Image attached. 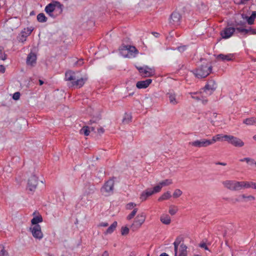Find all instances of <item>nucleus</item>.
Segmentation results:
<instances>
[{
    "mask_svg": "<svg viewBox=\"0 0 256 256\" xmlns=\"http://www.w3.org/2000/svg\"><path fill=\"white\" fill-rule=\"evenodd\" d=\"M63 5L58 2H54L49 4L45 8V12L51 17L55 18L56 15L52 13L54 12H57L56 15L62 13L63 10Z\"/></svg>",
    "mask_w": 256,
    "mask_h": 256,
    "instance_id": "nucleus-1",
    "label": "nucleus"
},
{
    "mask_svg": "<svg viewBox=\"0 0 256 256\" xmlns=\"http://www.w3.org/2000/svg\"><path fill=\"white\" fill-rule=\"evenodd\" d=\"M224 186L231 191H238L244 189V181L226 180L222 182Z\"/></svg>",
    "mask_w": 256,
    "mask_h": 256,
    "instance_id": "nucleus-2",
    "label": "nucleus"
},
{
    "mask_svg": "<svg viewBox=\"0 0 256 256\" xmlns=\"http://www.w3.org/2000/svg\"><path fill=\"white\" fill-rule=\"evenodd\" d=\"M146 218V214L144 212L139 213L136 217L133 223L131 225V228L133 231L137 230L141 227L144 222Z\"/></svg>",
    "mask_w": 256,
    "mask_h": 256,
    "instance_id": "nucleus-3",
    "label": "nucleus"
},
{
    "mask_svg": "<svg viewBox=\"0 0 256 256\" xmlns=\"http://www.w3.org/2000/svg\"><path fill=\"white\" fill-rule=\"evenodd\" d=\"M211 70V66H202L200 68L196 70L194 74L196 78H204L210 74Z\"/></svg>",
    "mask_w": 256,
    "mask_h": 256,
    "instance_id": "nucleus-4",
    "label": "nucleus"
},
{
    "mask_svg": "<svg viewBox=\"0 0 256 256\" xmlns=\"http://www.w3.org/2000/svg\"><path fill=\"white\" fill-rule=\"evenodd\" d=\"M182 19L181 14L178 12L174 11L170 14L168 22L170 26L176 27L180 24Z\"/></svg>",
    "mask_w": 256,
    "mask_h": 256,
    "instance_id": "nucleus-5",
    "label": "nucleus"
},
{
    "mask_svg": "<svg viewBox=\"0 0 256 256\" xmlns=\"http://www.w3.org/2000/svg\"><path fill=\"white\" fill-rule=\"evenodd\" d=\"M217 84L215 81H208L207 84L202 88V92L207 96H210L217 88Z\"/></svg>",
    "mask_w": 256,
    "mask_h": 256,
    "instance_id": "nucleus-6",
    "label": "nucleus"
},
{
    "mask_svg": "<svg viewBox=\"0 0 256 256\" xmlns=\"http://www.w3.org/2000/svg\"><path fill=\"white\" fill-rule=\"evenodd\" d=\"M114 186V182L113 180H110L107 181L101 188L102 194L105 196L111 194L113 192Z\"/></svg>",
    "mask_w": 256,
    "mask_h": 256,
    "instance_id": "nucleus-7",
    "label": "nucleus"
},
{
    "mask_svg": "<svg viewBox=\"0 0 256 256\" xmlns=\"http://www.w3.org/2000/svg\"><path fill=\"white\" fill-rule=\"evenodd\" d=\"M66 80H86L88 78L80 76L78 72L67 71L65 74Z\"/></svg>",
    "mask_w": 256,
    "mask_h": 256,
    "instance_id": "nucleus-8",
    "label": "nucleus"
},
{
    "mask_svg": "<svg viewBox=\"0 0 256 256\" xmlns=\"http://www.w3.org/2000/svg\"><path fill=\"white\" fill-rule=\"evenodd\" d=\"M226 138V141L234 146L241 148L244 145V142L238 138L228 135Z\"/></svg>",
    "mask_w": 256,
    "mask_h": 256,
    "instance_id": "nucleus-9",
    "label": "nucleus"
},
{
    "mask_svg": "<svg viewBox=\"0 0 256 256\" xmlns=\"http://www.w3.org/2000/svg\"><path fill=\"white\" fill-rule=\"evenodd\" d=\"M38 184V178L35 175L32 176L28 180L27 190L33 192L36 190Z\"/></svg>",
    "mask_w": 256,
    "mask_h": 256,
    "instance_id": "nucleus-10",
    "label": "nucleus"
},
{
    "mask_svg": "<svg viewBox=\"0 0 256 256\" xmlns=\"http://www.w3.org/2000/svg\"><path fill=\"white\" fill-rule=\"evenodd\" d=\"M30 230L35 238L41 240L43 238V234L39 224L32 226L30 228Z\"/></svg>",
    "mask_w": 256,
    "mask_h": 256,
    "instance_id": "nucleus-11",
    "label": "nucleus"
},
{
    "mask_svg": "<svg viewBox=\"0 0 256 256\" xmlns=\"http://www.w3.org/2000/svg\"><path fill=\"white\" fill-rule=\"evenodd\" d=\"M189 94L190 95L192 98L196 101H201L202 104L204 105L206 104L208 102V100L202 94V91L190 92Z\"/></svg>",
    "mask_w": 256,
    "mask_h": 256,
    "instance_id": "nucleus-12",
    "label": "nucleus"
},
{
    "mask_svg": "<svg viewBox=\"0 0 256 256\" xmlns=\"http://www.w3.org/2000/svg\"><path fill=\"white\" fill-rule=\"evenodd\" d=\"M190 144L196 148L206 147L212 144L210 140L201 139L190 142Z\"/></svg>",
    "mask_w": 256,
    "mask_h": 256,
    "instance_id": "nucleus-13",
    "label": "nucleus"
},
{
    "mask_svg": "<svg viewBox=\"0 0 256 256\" xmlns=\"http://www.w3.org/2000/svg\"><path fill=\"white\" fill-rule=\"evenodd\" d=\"M140 73L143 77H149L152 76L154 71L152 68L146 66L144 67L137 68Z\"/></svg>",
    "mask_w": 256,
    "mask_h": 256,
    "instance_id": "nucleus-14",
    "label": "nucleus"
},
{
    "mask_svg": "<svg viewBox=\"0 0 256 256\" xmlns=\"http://www.w3.org/2000/svg\"><path fill=\"white\" fill-rule=\"evenodd\" d=\"M236 28H226L221 31L220 35L223 38L226 39L232 36Z\"/></svg>",
    "mask_w": 256,
    "mask_h": 256,
    "instance_id": "nucleus-15",
    "label": "nucleus"
},
{
    "mask_svg": "<svg viewBox=\"0 0 256 256\" xmlns=\"http://www.w3.org/2000/svg\"><path fill=\"white\" fill-rule=\"evenodd\" d=\"M256 200V198L254 196L249 194L247 195L246 194H242L238 196V198L236 200V202H252Z\"/></svg>",
    "mask_w": 256,
    "mask_h": 256,
    "instance_id": "nucleus-16",
    "label": "nucleus"
},
{
    "mask_svg": "<svg viewBox=\"0 0 256 256\" xmlns=\"http://www.w3.org/2000/svg\"><path fill=\"white\" fill-rule=\"evenodd\" d=\"M166 96L168 98L170 103L172 105L177 104L179 102L176 98V94L172 91H170L166 94Z\"/></svg>",
    "mask_w": 256,
    "mask_h": 256,
    "instance_id": "nucleus-17",
    "label": "nucleus"
},
{
    "mask_svg": "<svg viewBox=\"0 0 256 256\" xmlns=\"http://www.w3.org/2000/svg\"><path fill=\"white\" fill-rule=\"evenodd\" d=\"M32 29L30 28H27L24 29V31L21 32V35L19 37L18 40L22 42H24L26 40V38L32 32Z\"/></svg>",
    "mask_w": 256,
    "mask_h": 256,
    "instance_id": "nucleus-18",
    "label": "nucleus"
},
{
    "mask_svg": "<svg viewBox=\"0 0 256 256\" xmlns=\"http://www.w3.org/2000/svg\"><path fill=\"white\" fill-rule=\"evenodd\" d=\"M84 84V81H68V86L70 88H78Z\"/></svg>",
    "mask_w": 256,
    "mask_h": 256,
    "instance_id": "nucleus-19",
    "label": "nucleus"
},
{
    "mask_svg": "<svg viewBox=\"0 0 256 256\" xmlns=\"http://www.w3.org/2000/svg\"><path fill=\"white\" fill-rule=\"evenodd\" d=\"M36 56L34 53H30L26 58V64L28 65L34 66L36 63Z\"/></svg>",
    "mask_w": 256,
    "mask_h": 256,
    "instance_id": "nucleus-20",
    "label": "nucleus"
},
{
    "mask_svg": "<svg viewBox=\"0 0 256 256\" xmlns=\"http://www.w3.org/2000/svg\"><path fill=\"white\" fill-rule=\"evenodd\" d=\"M127 46V53L129 56L128 58H134L136 56V54L138 53V50L134 46Z\"/></svg>",
    "mask_w": 256,
    "mask_h": 256,
    "instance_id": "nucleus-21",
    "label": "nucleus"
},
{
    "mask_svg": "<svg viewBox=\"0 0 256 256\" xmlns=\"http://www.w3.org/2000/svg\"><path fill=\"white\" fill-rule=\"evenodd\" d=\"M228 136V135H222L220 134H218L216 135L215 136H214L212 139L210 140L212 142V144L217 141H226V137Z\"/></svg>",
    "mask_w": 256,
    "mask_h": 256,
    "instance_id": "nucleus-22",
    "label": "nucleus"
},
{
    "mask_svg": "<svg viewBox=\"0 0 256 256\" xmlns=\"http://www.w3.org/2000/svg\"><path fill=\"white\" fill-rule=\"evenodd\" d=\"M160 222L164 224L168 225L171 222V218L170 216L166 214H163L160 217Z\"/></svg>",
    "mask_w": 256,
    "mask_h": 256,
    "instance_id": "nucleus-23",
    "label": "nucleus"
},
{
    "mask_svg": "<svg viewBox=\"0 0 256 256\" xmlns=\"http://www.w3.org/2000/svg\"><path fill=\"white\" fill-rule=\"evenodd\" d=\"M152 81H138L136 86L139 89L146 88L150 84Z\"/></svg>",
    "mask_w": 256,
    "mask_h": 256,
    "instance_id": "nucleus-24",
    "label": "nucleus"
},
{
    "mask_svg": "<svg viewBox=\"0 0 256 256\" xmlns=\"http://www.w3.org/2000/svg\"><path fill=\"white\" fill-rule=\"evenodd\" d=\"M236 30L240 32L244 33V34H246L248 33H250V34H256V29L249 28L246 29L242 28H237Z\"/></svg>",
    "mask_w": 256,
    "mask_h": 256,
    "instance_id": "nucleus-25",
    "label": "nucleus"
},
{
    "mask_svg": "<svg viewBox=\"0 0 256 256\" xmlns=\"http://www.w3.org/2000/svg\"><path fill=\"white\" fill-rule=\"evenodd\" d=\"M233 57V55L232 54H228L226 55H225L224 54H220L217 56L216 58L221 60L223 61L225 60H232V58Z\"/></svg>",
    "mask_w": 256,
    "mask_h": 256,
    "instance_id": "nucleus-26",
    "label": "nucleus"
},
{
    "mask_svg": "<svg viewBox=\"0 0 256 256\" xmlns=\"http://www.w3.org/2000/svg\"><path fill=\"white\" fill-rule=\"evenodd\" d=\"M243 123L247 126L256 124V117H250L243 120Z\"/></svg>",
    "mask_w": 256,
    "mask_h": 256,
    "instance_id": "nucleus-27",
    "label": "nucleus"
},
{
    "mask_svg": "<svg viewBox=\"0 0 256 256\" xmlns=\"http://www.w3.org/2000/svg\"><path fill=\"white\" fill-rule=\"evenodd\" d=\"M187 246L182 244L180 245V247L178 249L179 254L178 256H187Z\"/></svg>",
    "mask_w": 256,
    "mask_h": 256,
    "instance_id": "nucleus-28",
    "label": "nucleus"
},
{
    "mask_svg": "<svg viewBox=\"0 0 256 256\" xmlns=\"http://www.w3.org/2000/svg\"><path fill=\"white\" fill-rule=\"evenodd\" d=\"M249 188L256 190V182L252 181H244V189Z\"/></svg>",
    "mask_w": 256,
    "mask_h": 256,
    "instance_id": "nucleus-29",
    "label": "nucleus"
},
{
    "mask_svg": "<svg viewBox=\"0 0 256 256\" xmlns=\"http://www.w3.org/2000/svg\"><path fill=\"white\" fill-rule=\"evenodd\" d=\"M117 222H114L104 232L105 234H111L114 232L117 226Z\"/></svg>",
    "mask_w": 256,
    "mask_h": 256,
    "instance_id": "nucleus-30",
    "label": "nucleus"
},
{
    "mask_svg": "<svg viewBox=\"0 0 256 256\" xmlns=\"http://www.w3.org/2000/svg\"><path fill=\"white\" fill-rule=\"evenodd\" d=\"M94 130V128L93 127H88V126H84L81 130H80V133L83 134L85 136H87L89 135L90 130Z\"/></svg>",
    "mask_w": 256,
    "mask_h": 256,
    "instance_id": "nucleus-31",
    "label": "nucleus"
},
{
    "mask_svg": "<svg viewBox=\"0 0 256 256\" xmlns=\"http://www.w3.org/2000/svg\"><path fill=\"white\" fill-rule=\"evenodd\" d=\"M172 196L171 193L170 191H167L166 192L164 193L158 199V201H162L164 200H167L170 198Z\"/></svg>",
    "mask_w": 256,
    "mask_h": 256,
    "instance_id": "nucleus-32",
    "label": "nucleus"
},
{
    "mask_svg": "<svg viewBox=\"0 0 256 256\" xmlns=\"http://www.w3.org/2000/svg\"><path fill=\"white\" fill-rule=\"evenodd\" d=\"M42 222V216H34L31 222L32 226L38 224L39 222Z\"/></svg>",
    "mask_w": 256,
    "mask_h": 256,
    "instance_id": "nucleus-33",
    "label": "nucleus"
},
{
    "mask_svg": "<svg viewBox=\"0 0 256 256\" xmlns=\"http://www.w3.org/2000/svg\"><path fill=\"white\" fill-rule=\"evenodd\" d=\"M256 18V11H254L252 12V15L250 17L246 16L248 23L249 24H253Z\"/></svg>",
    "mask_w": 256,
    "mask_h": 256,
    "instance_id": "nucleus-34",
    "label": "nucleus"
},
{
    "mask_svg": "<svg viewBox=\"0 0 256 256\" xmlns=\"http://www.w3.org/2000/svg\"><path fill=\"white\" fill-rule=\"evenodd\" d=\"M132 116L130 114L125 113L122 118V122L128 124L132 121Z\"/></svg>",
    "mask_w": 256,
    "mask_h": 256,
    "instance_id": "nucleus-35",
    "label": "nucleus"
},
{
    "mask_svg": "<svg viewBox=\"0 0 256 256\" xmlns=\"http://www.w3.org/2000/svg\"><path fill=\"white\" fill-rule=\"evenodd\" d=\"M120 54L124 58H128L129 56L127 53L128 49L127 46H123L120 49Z\"/></svg>",
    "mask_w": 256,
    "mask_h": 256,
    "instance_id": "nucleus-36",
    "label": "nucleus"
},
{
    "mask_svg": "<svg viewBox=\"0 0 256 256\" xmlns=\"http://www.w3.org/2000/svg\"><path fill=\"white\" fill-rule=\"evenodd\" d=\"M37 20L40 22H44L48 18L43 13H40L37 16Z\"/></svg>",
    "mask_w": 256,
    "mask_h": 256,
    "instance_id": "nucleus-37",
    "label": "nucleus"
},
{
    "mask_svg": "<svg viewBox=\"0 0 256 256\" xmlns=\"http://www.w3.org/2000/svg\"><path fill=\"white\" fill-rule=\"evenodd\" d=\"M162 187L168 186L172 184V180L171 179H166L160 182Z\"/></svg>",
    "mask_w": 256,
    "mask_h": 256,
    "instance_id": "nucleus-38",
    "label": "nucleus"
},
{
    "mask_svg": "<svg viewBox=\"0 0 256 256\" xmlns=\"http://www.w3.org/2000/svg\"><path fill=\"white\" fill-rule=\"evenodd\" d=\"M180 243V240L179 238H176V240L174 242V253L175 256H176L177 253L178 252V246Z\"/></svg>",
    "mask_w": 256,
    "mask_h": 256,
    "instance_id": "nucleus-39",
    "label": "nucleus"
},
{
    "mask_svg": "<svg viewBox=\"0 0 256 256\" xmlns=\"http://www.w3.org/2000/svg\"><path fill=\"white\" fill-rule=\"evenodd\" d=\"M178 209L176 206H170L169 208L168 212L172 216L174 215L178 212Z\"/></svg>",
    "mask_w": 256,
    "mask_h": 256,
    "instance_id": "nucleus-40",
    "label": "nucleus"
},
{
    "mask_svg": "<svg viewBox=\"0 0 256 256\" xmlns=\"http://www.w3.org/2000/svg\"><path fill=\"white\" fill-rule=\"evenodd\" d=\"M182 194V192L180 189H176L172 194V196L174 198H179Z\"/></svg>",
    "mask_w": 256,
    "mask_h": 256,
    "instance_id": "nucleus-41",
    "label": "nucleus"
},
{
    "mask_svg": "<svg viewBox=\"0 0 256 256\" xmlns=\"http://www.w3.org/2000/svg\"><path fill=\"white\" fill-rule=\"evenodd\" d=\"M0 256H9L8 252L4 250L2 244H0Z\"/></svg>",
    "mask_w": 256,
    "mask_h": 256,
    "instance_id": "nucleus-42",
    "label": "nucleus"
},
{
    "mask_svg": "<svg viewBox=\"0 0 256 256\" xmlns=\"http://www.w3.org/2000/svg\"><path fill=\"white\" fill-rule=\"evenodd\" d=\"M137 212H138V208H134L133 210L131 212V213L128 216L127 219L128 220H131L136 214Z\"/></svg>",
    "mask_w": 256,
    "mask_h": 256,
    "instance_id": "nucleus-43",
    "label": "nucleus"
},
{
    "mask_svg": "<svg viewBox=\"0 0 256 256\" xmlns=\"http://www.w3.org/2000/svg\"><path fill=\"white\" fill-rule=\"evenodd\" d=\"M162 188V187L161 185L159 183L158 185L155 186L152 190L153 192H154V194H155V193H158V192H160Z\"/></svg>",
    "mask_w": 256,
    "mask_h": 256,
    "instance_id": "nucleus-44",
    "label": "nucleus"
},
{
    "mask_svg": "<svg viewBox=\"0 0 256 256\" xmlns=\"http://www.w3.org/2000/svg\"><path fill=\"white\" fill-rule=\"evenodd\" d=\"M246 162L249 164L250 165H255L256 166V162L252 158H246V159L245 160Z\"/></svg>",
    "mask_w": 256,
    "mask_h": 256,
    "instance_id": "nucleus-45",
    "label": "nucleus"
},
{
    "mask_svg": "<svg viewBox=\"0 0 256 256\" xmlns=\"http://www.w3.org/2000/svg\"><path fill=\"white\" fill-rule=\"evenodd\" d=\"M250 0H234V2L237 4H245Z\"/></svg>",
    "mask_w": 256,
    "mask_h": 256,
    "instance_id": "nucleus-46",
    "label": "nucleus"
},
{
    "mask_svg": "<svg viewBox=\"0 0 256 256\" xmlns=\"http://www.w3.org/2000/svg\"><path fill=\"white\" fill-rule=\"evenodd\" d=\"M136 204L134 202H130L126 205V208L128 210H132L136 206Z\"/></svg>",
    "mask_w": 256,
    "mask_h": 256,
    "instance_id": "nucleus-47",
    "label": "nucleus"
},
{
    "mask_svg": "<svg viewBox=\"0 0 256 256\" xmlns=\"http://www.w3.org/2000/svg\"><path fill=\"white\" fill-rule=\"evenodd\" d=\"M128 232H129V228L128 227L125 226V227H122V228L121 233H122V235L127 234L128 233Z\"/></svg>",
    "mask_w": 256,
    "mask_h": 256,
    "instance_id": "nucleus-48",
    "label": "nucleus"
},
{
    "mask_svg": "<svg viewBox=\"0 0 256 256\" xmlns=\"http://www.w3.org/2000/svg\"><path fill=\"white\" fill-rule=\"evenodd\" d=\"M6 58V54L2 50H0V60H4Z\"/></svg>",
    "mask_w": 256,
    "mask_h": 256,
    "instance_id": "nucleus-49",
    "label": "nucleus"
},
{
    "mask_svg": "<svg viewBox=\"0 0 256 256\" xmlns=\"http://www.w3.org/2000/svg\"><path fill=\"white\" fill-rule=\"evenodd\" d=\"M20 94L19 92H16L12 96V98L14 100H17L20 99Z\"/></svg>",
    "mask_w": 256,
    "mask_h": 256,
    "instance_id": "nucleus-50",
    "label": "nucleus"
},
{
    "mask_svg": "<svg viewBox=\"0 0 256 256\" xmlns=\"http://www.w3.org/2000/svg\"><path fill=\"white\" fill-rule=\"evenodd\" d=\"M148 197V196L146 195V192H144L140 195V199L142 200V201H144Z\"/></svg>",
    "mask_w": 256,
    "mask_h": 256,
    "instance_id": "nucleus-51",
    "label": "nucleus"
},
{
    "mask_svg": "<svg viewBox=\"0 0 256 256\" xmlns=\"http://www.w3.org/2000/svg\"><path fill=\"white\" fill-rule=\"evenodd\" d=\"M144 192L148 196L154 194V192H153L152 190H147Z\"/></svg>",
    "mask_w": 256,
    "mask_h": 256,
    "instance_id": "nucleus-52",
    "label": "nucleus"
},
{
    "mask_svg": "<svg viewBox=\"0 0 256 256\" xmlns=\"http://www.w3.org/2000/svg\"><path fill=\"white\" fill-rule=\"evenodd\" d=\"M108 226V224L106 222H102L99 224L98 225V226H103V227H106Z\"/></svg>",
    "mask_w": 256,
    "mask_h": 256,
    "instance_id": "nucleus-53",
    "label": "nucleus"
},
{
    "mask_svg": "<svg viewBox=\"0 0 256 256\" xmlns=\"http://www.w3.org/2000/svg\"><path fill=\"white\" fill-rule=\"evenodd\" d=\"M200 246L202 248H204L206 250H208V248L205 243L200 244Z\"/></svg>",
    "mask_w": 256,
    "mask_h": 256,
    "instance_id": "nucleus-54",
    "label": "nucleus"
},
{
    "mask_svg": "<svg viewBox=\"0 0 256 256\" xmlns=\"http://www.w3.org/2000/svg\"><path fill=\"white\" fill-rule=\"evenodd\" d=\"M244 23L241 21H240V22H236V24H235V26H236V28H238V26H242Z\"/></svg>",
    "mask_w": 256,
    "mask_h": 256,
    "instance_id": "nucleus-55",
    "label": "nucleus"
},
{
    "mask_svg": "<svg viewBox=\"0 0 256 256\" xmlns=\"http://www.w3.org/2000/svg\"><path fill=\"white\" fill-rule=\"evenodd\" d=\"M6 68L2 65H0V72L4 73L5 72Z\"/></svg>",
    "mask_w": 256,
    "mask_h": 256,
    "instance_id": "nucleus-56",
    "label": "nucleus"
},
{
    "mask_svg": "<svg viewBox=\"0 0 256 256\" xmlns=\"http://www.w3.org/2000/svg\"><path fill=\"white\" fill-rule=\"evenodd\" d=\"M95 188L94 186H90V193H93L94 192Z\"/></svg>",
    "mask_w": 256,
    "mask_h": 256,
    "instance_id": "nucleus-57",
    "label": "nucleus"
},
{
    "mask_svg": "<svg viewBox=\"0 0 256 256\" xmlns=\"http://www.w3.org/2000/svg\"><path fill=\"white\" fill-rule=\"evenodd\" d=\"M98 132L100 134H103L104 132V130L103 128H100L98 130Z\"/></svg>",
    "mask_w": 256,
    "mask_h": 256,
    "instance_id": "nucleus-58",
    "label": "nucleus"
},
{
    "mask_svg": "<svg viewBox=\"0 0 256 256\" xmlns=\"http://www.w3.org/2000/svg\"><path fill=\"white\" fill-rule=\"evenodd\" d=\"M77 62L79 65H82L83 64V60H80Z\"/></svg>",
    "mask_w": 256,
    "mask_h": 256,
    "instance_id": "nucleus-59",
    "label": "nucleus"
},
{
    "mask_svg": "<svg viewBox=\"0 0 256 256\" xmlns=\"http://www.w3.org/2000/svg\"><path fill=\"white\" fill-rule=\"evenodd\" d=\"M102 256H109V254H108V252L107 251H105V252L103 253V254H102Z\"/></svg>",
    "mask_w": 256,
    "mask_h": 256,
    "instance_id": "nucleus-60",
    "label": "nucleus"
},
{
    "mask_svg": "<svg viewBox=\"0 0 256 256\" xmlns=\"http://www.w3.org/2000/svg\"><path fill=\"white\" fill-rule=\"evenodd\" d=\"M178 50H179L180 51L182 52V51H184V50L185 48H184V46L179 47V48H178Z\"/></svg>",
    "mask_w": 256,
    "mask_h": 256,
    "instance_id": "nucleus-61",
    "label": "nucleus"
},
{
    "mask_svg": "<svg viewBox=\"0 0 256 256\" xmlns=\"http://www.w3.org/2000/svg\"><path fill=\"white\" fill-rule=\"evenodd\" d=\"M216 164H220V165L225 166H226V163H224V162H218L216 163Z\"/></svg>",
    "mask_w": 256,
    "mask_h": 256,
    "instance_id": "nucleus-62",
    "label": "nucleus"
},
{
    "mask_svg": "<svg viewBox=\"0 0 256 256\" xmlns=\"http://www.w3.org/2000/svg\"><path fill=\"white\" fill-rule=\"evenodd\" d=\"M160 256H169L167 254L164 252L162 253Z\"/></svg>",
    "mask_w": 256,
    "mask_h": 256,
    "instance_id": "nucleus-63",
    "label": "nucleus"
},
{
    "mask_svg": "<svg viewBox=\"0 0 256 256\" xmlns=\"http://www.w3.org/2000/svg\"><path fill=\"white\" fill-rule=\"evenodd\" d=\"M39 82H40V86L42 85V84H44V81H39Z\"/></svg>",
    "mask_w": 256,
    "mask_h": 256,
    "instance_id": "nucleus-64",
    "label": "nucleus"
}]
</instances>
